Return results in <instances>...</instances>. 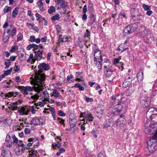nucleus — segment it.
Wrapping results in <instances>:
<instances>
[{"instance_id": "1", "label": "nucleus", "mask_w": 157, "mask_h": 157, "mask_svg": "<svg viewBox=\"0 0 157 157\" xmlns=\"http://www.w3.org/2000/svg\"><path fill=\"white\" fill-rule=\"evenodd\" d=\"M38 67L39 69L38 71L36 72L35 74L32 75L30 78H32V81L34 82L35 87L36 88V90H40L41 89L42 87L44 86L45 80V75L41 71L43 70H48L50 66L48 64L43 63L40 64Z\"/></svg>"}, {"instance_id": "2", "label": "nucleus", "mask_w": 157, "mask_h": 157, "mask_svg": "<svg viewBox=\"0 0 157 157\" xmlns=\"http://www.w3.org/2000/svg\"><path fill=\"white\" fill-rule=\"evenodd\" d=\"M157 140V129L155 133L147 142V149L150 153H153L157 148L156 141Z\"/></svg>"}, {"instance_id": "3", "label": "nucleus", "mask_w": 157, "mask_h": 157, "mask_svg": "<svg viewBox=\"0 0 157 157\" xmlns=\"http://www.w3.org/2000/svg\"><path fill=\"white\" fill-rule=\"evenodd\" d=\"M131 16L134 21H140L143 20V16L140 15L138 9L132 8L131 9Z\"/></svg>"}, {"instance_id": "4", "label": "nucleus", "mask_w": 157, "mask_h": 157, "mask_svg": "<svg viewBox=\"0 0 157 157\" xmlns=\"http://www.w3.org/2000/svg\"><path fill=\"white\" fill-rule=\"evenodd\" d=\"M140 101L141 106L145 108L148 107L150 105L151 98L148 97L142 96L140 97Z\"/></svg>"}, {"instance_id": "5", "label": "nucleus", "mask_w": 157, "mask_h": 157, "mask_svg": "<svg viewBox=\"0 0 157 157\" xmlns=\"http://www.w3.org/2000/svg\"><path fill=\"white\" fill-rule=\"evenodd\" d=\"M151 36V32L148 28H145L144 30L140 33V36L142 38L144 41L148 43L149 39Z\"/></svg>"}, {"instance_id": "6", "label": "nucleus", "mask_w": 157, "mask_h": 157, "mask_svg": "<svg viewBox=\"0 0 157 157\" xmlns=\"http://www.w3.org/2000/svg\"><path fill=\"white\" fill-rule=\"evenodd\" d=\"M33 82V84L34 86V90L35 91L37 92H38V94L39 97H40V98L41 99H43L42 101H47L49 97V94L48 93V92L47 90H45L44 91H42L41 92H39L41 90L43 87L44 86H44L42 87L41 89L40 90H36V88L35 87V83L34 82Z\"/></svg>"}, {"instance_id": "7", "label": "nucleus", "mask_w": 157, "mask_h": 157, "mask_svg": "<svg viewBox=\"0 0 157 157\" xmlns=\"http://www.w3.org/2000/svg\"><path fill=\"white\" fill-rule=\"evenodd\" d=\"M122 96L121 94L115 95L112 96L111 102L112 105H115L121 103Z\"/></svg>"}, {"instance_id": "8", "label": "nucleus", "mask_w": 157, "mask_h": 157, "mask_svg": "<svg viewBox=\"0 0 157 157\" xmlns=\"http://www.w3.org/2000/svg\"><path fill=\"white\" fill-rule=\"evenodd\" d=\"M99 54V58L98 57V59L96 58V56H95V55H94V62L95 65L97 66L98 69L100 70L102 67V56L101 55V53L100 52Z\"/></svg>"}, {"instance_id": "9", "label": "nucleus", "mask_w": 157, "mask_h": 157, "mask_svg": "<svg viewBox=\"0 0 157 157\" xmlns=\"http://www.w3.org/2000/svg\"><path fill=\"white\" fill-rule=\"evenodd\" d=\"M18 89L21 90L23 94L25 95H28L29 94V92L33 91L34 88L29 86H19Z\"/></svg>"}, {"instance_id": "10", "label": "nucleus", "mask_w": 157, "mask_h": 157, "mask_svg": "<svg viewBox=\"0 0 157 157\" xmlns=\"http://www.w3.org/2000/svg\"><path fill=\"white\" fill-rule=\"evenodd\" d=\"M124 105V104L121 103L115 104L112 109L113 112V113H115L117 112H120L123 108Z\"/></svg>"}, {"instance_id": "11", "label": "nucleus", "mask_w": 157, "mask_h": 157, "mask_svg": "<svg viewBox=\"0 0 157 157\" xmlns=\"http://www.w3.org/2000/svg\"><path fill=\"white\" fill-rule=\"evenodd\" d=\"M134 30L133 25H128L124 28L123 33L124 35H127L132 33Z\"/></svg>"}, {"instance_id": "12", "label": "nucleus", "mask_w": 157, "mask_h": 157, "mask_svg": "<svg viewBox=\"0 0 157 157\" xmlns=\"http://www.w3.org/2000/svg\"><path fill=\"white\" fill-rule=\"evenodd\" d=\"M89 18L90 20L87 24V26H90L93 25L95 23H96L97 20L96 16L93 12H91L90 13Z\"/></svg>"}, {"instance_id": "13", "label": "nucleus", "mask_w": 157, "mask_h": 157, "mask_svg": "<svg viewBox=\"0 0 157 157\" xmlns=\"http://www.w3.org/2000/svg\"><path fill=\"white\" fill-rule=\"evenodd\" d=\"M17 112L19 115L22 116L28 115L29 111L24 107L20 106L18 108Z\"/></svg>"}, {"instance_id": "14", "label": "nucleus", "mask_w": 157, "mask_h": 157, "mask_svg": "<svg viewBox=\"0 0 157 157\" xmlns=\"http://www.w3.org/2000/svg\"><path fill=\"white\" fill-rule=\"evenodd\" d=\"M62 5H60V7L63 9L64 12L63 13L66 14H69L70 12V9L67 3L63 2Z\"/></svg>"}, {"instance_id": "15", "label": "nucleus", "mask_w": 157, "mask_h": 157, "mask_svg": "<svg viewBox=\"0 0 157 157\" xmlns=\"http://www.w3.org/2000/svg\"><path fill=\"white\" fill-rule=\"evenodd\" d=\"M124 117V116L121 115L119 117V118L116 121V123L119 127H120L123 126L125 124Z\"/></svg>"}, {"instance_id": "16", "label": "nucleus", "mask_w": 157, "mask_h": 157, "mask_svg": "<svg viewBox=\"0 0 157 157\" xmlns=\"http://www.w3.org/2000/svg\"><path fill=\"white\" fill-rule=\"evenodd\" d=\"M81 115L84 118L88 121H92L93 120L94 117L91 114L84 112L81 113Z\"/></svg>"}, {"instance_id": "17", "label": "nucleus", "mask_w": 157, "mask_h": 157, "mask_svg": "<svg viewBox=\"0 0 157 157\" xmlns=\"http://www.w3.org/2000/svg\"><path fill=\"white\" fill-rule=\"evenodd\" d=\"M5 141L6 147H10L12 146L13 142L12 139L10 135L9 134L7 135Z\"/></svg>"}, {"instance_id": "18", "label": "nucleus", "mask_w": 157, "mask_h": 157, "mask_svg": "<svg viewBox=\"0 0 157 157\" xmlns=\"http://www.w3.org/2000/svg\"><path fill=\"white\" fill-rule=\"evenodd\" d=\"M76 120L74 118L71 119L70 121V125L71 129L74 131L75 130V128L76 127Z\"/></svg>"}, {"instance_id": "19", "label": "nucleus", "mask_w": 157, "mask_h": 157, "mask_svg": "<svg viewBox=\"0 0 157 157\" xmlns=\"http://www.w3.org/2000/svg\"><path fill=\"white\" fill-rule=\"evenodd\" d=\"M29 94L31 95L30 99L33 100V101H32L33 103L35 102L39 98L38 92L34 94L30 93Z\"/></svg>"}, {"instance_id": "20", "label": "nucleus", "mask_w": 157, "mask_h": 157, "mask_svg": "<svg viewBox=\"0 0 157 157\" xmlns=\"http://www.w3.org/2000/svg\"><path fill=\"white\" fill-rule=\"evenodd\" d=\"M17 146V147L15 149V151L16 155H19L24 152L25 148H21L20 149L19 144H18Z\"/></svg>"}, {"instance_id": "21", "label": "nucleus", "mask_w": 157, "mask_h": 157, "mask_svg": "<svg viewBox=\"0 0 157 157\" xmlns=\"http://www.w3.org/2000/svg\"><path fill=\"white\" fill-rule=\"evenodd\" d=\"M40 50H39L36 52H35V58L37 60H40L42 57V52Z\"/></svg>"}, {"instance_id": "22", "label": "nucleus", "mask_w": 157, "mask_h": 157, "mask_svg": "<svg viewBox=\"0 0 157 157\" xmlns=\"http://www.w3.org/2000/svg\"><path fill=\"white\" fill-rule=\"evenodd\" d=\"M105 73L106 77L107 78H109V79H108V80L110 81H112L113 79V78L112 76V73L111 71H108V70H106Z\"/></svg>"}, {"instance_id": "23", "label": "nucleus", "mask_w": 157, "mask_h": 157, "mask_svg": "<svg viewBox=\"0 0 157 157\" xmlns=\"http://www.w3.org/2000/svg\"><path fill=\"white\" fill-rule=\"evenodd\" d=\"M10 29H8L4 31L3 39L4 41H6L9 38L10 34Z\"/></svg>"}, {"instance_id": "24", "label": "nucleus", "mask_w": 157, "mask_h": 157, "mask_svg": "<svg viewBox=\"0 0 157 157\" xmlns=\"http://www.w3.org/2000/svg\"><path fill=\"white\" fill-rule=\"evenodd\" d=\"M137 79L139 81H142L143 78V72L141 71H139L137 74Z\"/></svg>"}, {"instance_id": "25", "label": "nucleus", "mask_w": 157, "mask_h": 157, "mask_svg": "<svg viewBox=\"0 0 157 157\" xmlns=\"http://www.w3.org/2000/svg\"><path fill=\"white\" fill-rule=\"evenodd\" d=\"M52 94L51 95V96H54L55 97H59V98H62L61 96L55 89L52 90Z\"/></svg>"}, {"instance_id": "26", "label": "nucleus", "mask_w": 157, "mask_h": 157, "mask_svg": "<svg viewBox=\"0 0 157 157\" xmlns=\"http://www.w3.org/2000/svg\"><path fill=\"white\" fill-rule=\"evenodd\" d=\"M131 80H128L127 79H125L122 84V86L125 88H126L129 86L131 84Z\"/></svg>"}, {"instance_id": "27", "label": "nucleus", "mask_w": 157, "mask_h": 157, "mask_svg": "<svg viewBox=\"0 0 157 157\" xmlns=\"http://www.w3.org/2000/svg\"><path fill=\"white\" fill-rule=\"evenodd\" d=\"M36 140H37V141H38L36 139L35 137H33V138H29L28 139V142L29 141H31L32 142V143H29V142L27 144V146L28 147H30V146H31L33 144V143H34V142H35Z\"/></svg>"}, {"instance_id": "28", "label": "nucleus", "mask_w": 157, "mask_h": 157, "mask_svg": "<svg viewBox=\"0 0 157 157\" xmlns=\"http://www.w3.org/2000/svg\"><path fill=\"white\" fill-rule=\"evenodd\" d=\"M10 105L11 107L12 110L13 111L16 110L17 108L18 109V107H17L18 105L17 102H15L13 103H11Z\"/></svg>"}, {"instance_id": "29", "label": "nucleus", "mask_w": 157, "mask_h": 157, "mask_svg": "<svg viewBox=\"0 0 157 157\" xmlns=\"http://www.w3.org/2000/svg\"><path fill=\"white\" fill-rule=\"evenodd\" d=\"M61 140V139L60 136H57L56 139V141L58 143L57 144H55L54 145H53V147H57L58 148H60L61 146V144H60L58 142L59 141Z\"/></svg>"}, {"instance_id": "30", "label": "nucleus", "mask_w": 157, "mask_h": 157, "mask_svg": "<svg viewBox=\"0 0 157 157\" xmlns=\"http://www.w3.org/2000/svg\"><path fill=\"white\" fill-rule=\"evenodd\" d=\"M37 117H35L32 118L31 121L30 122V124L33 125H37L38 123L37 122Z\"/></svg>"}, {"instance_id": "31", "label": "nucleus", "mask_w": 157, "mask_h": 157, "mask_svg": "<svg viewBox=\"0 0 157 157\" xmlns=\"http://www.w3.org/2000/svg\"><path fill=\"white\" fill-rule=\"evenodd\" d=\"M18 9L19 8L18 7H16L12 12V16L13 18H14L18 14Z\"/></svg>"}, {"instance_id": "32", "label": "nucleus", "mask_w": 157, "mask_h": 157, "mask_svg": "<svg viewBox=\"0 0 157 157\" xmlns=\"http://www.w3.org/2000/svg\"><path fill=\"white\" fill-rule=\"evenodd\" d=\"M106 63H107V65H105L104 66V69H106V70H108V71H110L111 69V66H110L111 63L108 60H107Z\"/></svg>"}, {"instance_id": "33", "label": "nucleus", "mask_w": 157, "mask_h": 157, "mask_svg": "<svg viewBox=\"0 0 157 157\" xmlns=\"http://www.w3.org/2000/svg\"><path fill=\"white\" fill-rule=\"evenodd\" d=\"M118 17L119 19H126V16L125 13L124 11H122L119 13L118 15Z\"/></svg>"}, {"instance_id": "34", "label": "nucleus", "mask_w": 157, "mask_h": 157, "mask_svg": "<svg viewBox=\"0 0 157 157\" xmlns=\"http://www.w3.org/2000/svg\"><path fill=\"white\" fill-rule=\"evenodd\" d=\"M19 93L17 92H10L8 93V97H16L17 95Z\"/></svg>"}, {"instance_id": "35", "label": "nucleus", "mask_w": 157, "mask_h": 157, "mask_svg": "<svg viewBox=\"0 0 157 157\" xmlns=\"http://www.w3.org/2000/svg\"><path fill=\"white\" fill-rule=\"evenodd\" d=\"M117 53L118 54H120L124 51V48L122 47V45L121 44L119 46L117 49Z\"/></svg>"}, {"instance_id": "36", "label": "nucleus", "mask_w": 157, "mask_h": 157, "mask_svg": "<svg viewBox=\"0 0 157 157\" xmlns=\"http://www.w3.org/2000/svg\"><path fill=\"white\" fill-rule=\"evenodd\" d=\"M60 18V15L59 14H56L52 17L51 20L52 21H55L56 20L59 21Z\"/></svg>"}, {"instance_id": "37", "label": "nucleus", "mask_w": 157, "mask_h": 157, "mask_svg": "<svg viewBox=\"0 0 157 157\" xmlns=\"http://www.w3.org/2000/svg\"><path fill=\"white\" fill-rule=\"evenodd\" d=\"M134 89L133 87H130L127 91V93H128V94H126L127 96L130 95L134 92Z\"/></svg>"}, {"instance_id": "38", "label": "nucleus", "mask_w": 157, "mask_h": 157, "mask_svg": "<svg viewBox=\"0 0 157 157\" xmlns=\"http://www.w3.org/2000/svg\"><path fill=\"white\" fill-rule=\"evenodd\" d=\"M6 60L7 61L5 62V64L6 66L5 68L6 69H7L11 65V62L9 59H6Z\"/></svg>"}, {"instance_id": "39", "label": "nucleus", "mask_w": 157, "mask_h": 157, "mask_svg": "<svg viewBox=\"0 0 157 157\" xmlns=\"http://www.w3.org/2000/svg\"><path fill=\"white\" fill-rule=\"evenodd\" d=\"M35 16L36 17L37 20H38L39 22L43 21L44 19L42 16L38 13H36Z\"/></svg>"}, {"instance_id": "40", "label": "nucleus", "mask_w": 157, "mask_h": 157, "mask_svg": "<svg viewBox=\"0 0 157 157\" xmlns=\"http://www.w3.org/2000/svg\"><path fill=\"white\" fill-rule=\"evenodd\" d=\"M112 121H110L109 120L108 121H106L103 125L104 127L105 128L108 127L110 126L111 124V122Z\"/></svg>"}, {"instance_id": "41", "label": "nucleus", "mask_w": 157, "mask_h": 157, "mask_svg": "<svg viewBox=\"0 0 157 157\" xmlns=\"http://www.w3.org/2000/svg\"><path fill=\"white\" fill-rule=\"evenodd\" d=\"M7 121V119H5L2 121H0V123L2 125H3L4 126H6L8 125Z\"/></svg>"}, {"instance_id": "42", "label": "nucleus", "mask_w": 157, "mask_h": 157, "mask_svg": "<svg viewBox=\"0 0 157 157\" xmlns=\"http://www.w3.org/2000/svg\"><path fill=\"white\" fill-rule=\"evenodd\" d=\"M55 11V8L54 6H51L49 9L48 10V12L49 14H52Z\"/></svg>"}, {"instance_id": "43", "label": "nucleus", "mask_w": 157, "mask_h": 157, "mask_svg": "<svg viewBox=\"0 0 157 157\" xmlns=\"http://www.w3.org/2000/svg\"><path fill=\"white\" fill-rule=\"evenodd\" d=\"M17 41L19 42L22 40L23 38V35L21 33H18L17 36Z\"/></svg>"}, {"instance_id": "44", "label": "nucleus", "mask_w": 157, "mask_h": 157, "mask_svg": "<svg viewBox=\"0 0 157 157\" xmlns=\"http://www.w3.org/2000/svg\"><path fill=\"white\" fill-rule=\"evenodd\" d=\"M82 84H80L79 83H76L74 86V87L75 88H77H77H78V87L79 86H80V85H81L82 86L85 87L86 84H85L84 83V81L82 80Z\"/></svg>"}, {"instance_id": "45", "label": "nucleus", "mask_w": 157, "mask_h": 157, "mask_svg": "<svg viewBox=\"0 0 157 157\" xmlns=\"http://www.w3.org/2000/svg\"><path fill=\"white\" fill-rule=\"evenodd\" d=\"M11 10V7H8L6 6L3 9V11L4 13H7L10 11Z\"/></svg>"}, {"instance_id": "46", "label": "nucleus", "mask_w": 157, "mask_h": 157, "mask_svg": "<svg viewBox=\"0 0 157 157\" xmlns=\"http://www.w3.org/2000/svg\"><path fill=\"white\" fill-rule=\"evenodd\" d=\"M18 48L16 46H12V49L10 50V52H14L18 49Z\"/></svg>"}, {"instance_id": "47", "label": "nucleus", "mask_w": 157, "mask_h": 157, "mask_svg": "<svg viewBox=\"0 0 157 157\" xmlns=\"http://www.w3.org/2000/svg\"><path fill=\"white\" fill-rule=\"evenodd\" d=\"M13 69V68L12 67H11L9 69L5 71L4 73L6 76L8 75L11 72Z\"/></svg>"}, {"instance_id": "48", "label": "nucleus", "mask_w": 157, "mask_h": 157, "mask_svg": "<svg viewBox=\"0 0 157 157\" xmlns=\"http://www.w3.org/2000/svg\"><path fill=\"white\" fill-rule=\"evenodd\" d=\"M155 108H151L149 109L147 111V115H151V113L153 112V111L154 110Z\"/></svg>"}, {"instance_id": "49", "label": "nucleus", "mask_w": 157, "mask_h": 157, "mask_svg": "<svg viewBox=\"0 0 157 157\" xmlns=\"http://www.w3.org/2000/svg\"><path fill=\"white\" fill-rule=\"evenodd\" d=\"M58 114L59 116L61 117H65L66 116V114L61 110L58 111Z\"/></svg>"}, {"instance_id": "50", "label": "nucleus", "mask_w": 157, "mask_h": 157, "mask_svg": "<svg viewBox=\"0 0 157 157\" xmlns=\"http://www.w3.org/2000/svg\"><path fill=\"white\" fill-rule=\"evenodd\" d=\"M56 30L57 33L58 34H59L61 31V26L59 25H57L56 26Z\"/></svg>"}, {"instance_id": "51", "label": "nucleus", "mask_w": 157, "mask_h": 157, "mask_svg": "<svg viewBox=\"0 0 157 157\" xmlns=\"http://www.w3.org/2000/svg\"><path fill=\"white\" fill-rule=\"evenodd\" d=\"M12 138L13 140V144L16 143L17 144L18 143V139L15 136H12Z\"/></svg>"}, {"instance_id": "52", "label": "nucleus", "mask_w": 157, "mask_h": 157, "mask_svg": "<svg viewBox=\"0 0 157 157\" xmlns=\"http://www.w3.org/2000/svg\"><path fill=\"white\" fill-rule=\"evenodd\" d=\"M143 7L145 10L147 11L150 9V6L144 4L143 5Z\"/></svg>"}, {"instance_id": "53", "label": "nucleus", "mask_w": 157, "mask_h": 157, "mask_svg": "<svg viewBox=\"0 0 157 157\" xmlns=\"http://www.w3.org/2000/svg\"><path fill=\"white\" fill-rule=\"evenodd\" d=\"M0 95L1 97H2L3 98H6V97H8V93L6 94L4 93L3 92H2L0 94Z\"/></svg>"}, {"instance_id": "54", "label": "nucleus", "mask_w": 157, "mask_h": 157, "mask_svg": "<svg viewBox=\"0 0 157 157\" xmlns=\"http://www.w3.org/2000/svg\"><path fill=\"white\" fill-rule=\"evenodd\" d=\"M57 120L59 121V122L61 124H63L64 127L65 124L64 121H65L64 120L62 119L61 118L58 117L57 118Z\"/></svg>"}, {"instance_id": "55", "label": "nucleus", "mask_w": 157, "mask_h": 157, "mask_svg": "<svg viewBox=\"0 0 157 157\" xmlns=\"http://www.w3.org/2000/svg\"><path fill=\"white\" fill-rule=\"evenodd\" d=\"M153 115L157 116V108H155L153 112L151 113V115H150L151 118L152 117Z\"/></svg>"}, {"instance_id": "56", "label": "nucleus", "mask_w": 157, "mask_h": 157, "mask_svg": "<svg viewBox=\"0 0 157 157\" xmlns=\"http://www.w3.org/2000/svg\"><path fill=\"white\" fill-rule=\"evenodd\" d=\"M35 41V38L34 36H31L30 37L29 41L31 42H34Z\"/></svg>"}, {"instance_id": "57", "label": "nucleus", "mask_w": 157, "mask_h": 157, "mask_svg": "<svg viewBox=\"0 0 157 157\" xmlns=\"http://www.w3.org/2000/svg\"><path fill=\"white\" fill-rule=\"evenodd\" d=\"M90 34L91 33L89 31V30L88 29H86V32L85 33L84 35L85 36L87 37L88 38H89V37L90 36Z\"/></svg>"}, {"instance_id": "58", "label": "nucleus", "mask_w": 157, "mask_h": 157, "mask_svg": "<svg viewBox=\"0 0 157 157\" xmlns=\"http://www.w3.org/2000/svg\"><path fill=\"white\" fill-rule=\"evenodd\" d=\"M63 2H66L64 0H57L56 2V4H59L60 5H62V3H63Z\"/></svg>"}, {"instance_id": "59", "label": "nucleus", "mask_w": 157, "mask_h": 157, "mask_svg": "<svg viewBox=\"0 0 157 157\" xmlns=\"http://www.w3.org/2000/svg\"><path fill=\"white\" fill-rule=\"evenodd\" d=\"M37 120L38 124H39L40 125H42L43 124V120L42 119L37 117Z\"/></svg>"}, {"instance_id": "60", "label": "nucleus", "mask_w": 157, "mask_h": 157, "mask_svg": "<svg viewBox=\"0 0 157 157\" xmlns=\"http://www.w3.org/2000/svg\"><path fill=\"white\" fill-rule=\"evenodd\" d=\"M87 102H92L93 101V98H90L87 97L86 96H85Z\"/></svg>"}, {"instance_id": "61", "label": "nucleus", "mask_w": 157, "mask_h": 157, "mask_svg": "<svg viewBox=\"0 0 157 157\" xmlns=\"http://www.w3.org/2000/svg\"><path fill=\"white\" fill-rule=\"evenodd\" d=\"M16 31V28H13L11 31V35L12 36H13V35L15 34Z\"/></svg>"}, {"instance_id": "62", "label": "nucleus", "mask_w": 157, "mask_h": 157, "mask_svg": "<svg viewBox=\"0 0 157 157\" xmlns=\"http://www.w3.org/2000/svg\"><path fill=\"white\" fill-rule=\"evenodd\" d=\"M15 80L17 83L21 82V79L19 76H16L15 77Z\"/></svg>"}, {"instance_id": "63", "label": "nucleus", "mask_w": 157, "mask_h": 157, "mask_svg": "<svg viewBox=\"0 0 157 157\" xmlns=\"http://www.w3.org/2000/svg\"><path fill=\"white\" fill-rule=\"evenodd\" d=\"M45 104V103L44 102L42 101H39V106L41 107H43Z\"/></svg>"}, {"instance_id": "64", "label": "nucleus", "mask_w": 157, "mask_h": 157, "mask_svg": "<svg viewBox=\"0 0 157 157\" xmlns=\"http://www.w3.org/2000/svg\"><path fill=\"white\" fill-rule=\"evenodd\" d=\"M24 132L26 134H29L30 132V130L28 128H26L25 129Z\"/></svg>"}]
</instances>
